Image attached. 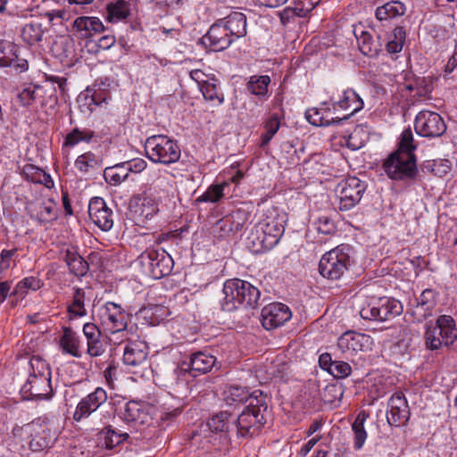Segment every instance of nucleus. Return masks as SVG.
Wrapping results in <instances>:
<instances>
[{"mask_svg": "<svg viewBox=\"0 0 457 457\" xmlns=\"http://www.w3.org/2000/svg\"><path fill=\"white\" fill-rule=\"evenodd\" d=\"M30 373L21 387L23 397L32 400H49L54 395L51 386V370L48 364L38 356L29 361Z\"/></svg>", "mask_w": 457, "mask_h": 457, "instance_id": "nucleus-1", "label": "nucleus"}, {"mask_svg": "<svg viewBox=\"0 0 457 457\" xmlns=\"http://www.w3.org/2000/svg\"><path fill=\"white\" fill-rule=\"evenodd\" d=\"M221 309L232 312L240 306L255 308L258 305L261 293L251 283L238 278L228 279L223 286Z\"/></svg>", "mask_w": 457, "mask_h": 457, "instance_id": "nucleus-2", "label": "nucleus"}, {"mask_svg": "<svg viewBox=\"0 0 457 457\" xmlns=\"http://www.w3.org/2000/svg\"><path fill=\"white\" fill-rule=\"evenodd\" d=\"M146 157L154 163L170 165L177 162L181 156L178 142L166 135H154L145 142Z\"/></svg>", "mask_w": 457, "mask_h": 457, "instance_id": "nucleus-3", "label": "nucleus"}, {"mask_svg": "<svg viewBox=\"0 0 457 457\" xmlns=\"http://www.w3.org/2000/svg\"><path fill=\"white\" fill-rule=\"evenodd\" d=\"M283 225L275 218L260 221L252 230L248 240L253 252L259 253L273 248L284 233Z\"/></svg>", "mask_w": 457, "mask_h": 457, "instance_id": "nucleus-4", "label": "nucleus"}, {"mask_svg": "<svg viewBox=\"0 0 457 457\" xmlns=\"http://www.w3.org/2000/svg\"><path fill=\"white\" fill-rule=\"evenodd\" d=\"M98 314L101 325L112 336V340L120 339V342L128 340L127 328L129 317L120 305L107 302L99 308Z\"/></svg>", "mask_w": 457, "mask_h": 457, "instance_id": "nucleus-5", "label": "nucleus"}, {"mask_svg": "<svg viewBox=\"0 0 457 457\" xmlns=\"http://www.w3.org/2000/svg\"><path fill=\"white\" fill-rule=\"evenodd\" d=\"M352 248L340 245L322 255L319 263L320 275L328 279H339L348 270L351 262Z\"/></svg>", "mask_w": 457, "mask_h": 457, "instance_id": "nucleus-6", "label": "nucleus"}, {"mask_svg": "<svg viewBox=\"0 0 457 457\" xmlns=\"http://www.w3.org/2000/svg\"><path fill=\"white\" fill-rule=\"evenodd\" d=\"M456 338L455 322L449 315H440L435 325L427 327L424 336L426 347L429 350H437L442 345H450Z\"/></svg>", "mask_w": 457, "mask_h": 457, "instance_id": "nucleus-7", "label": "nucleus"}, {"mask_svg": "<svg viewBox=\"0 0 457 457\" xmlns=\"http://www.w3.org/2000/svg\"><path fill=\"white\" fill-rule=\"evenodd\" d=\"M138 261L144 273L154 279L169 275L174 264L171 256L162 248L145 250L139 255Z\"/></svg>", "mask_w": 457, "mask_h": 457, "instance_id": "nucleus-8", "label": "nucleus"}, {"mask_svg": "<svg viewBox=\"0 0 457 457\" xmlns=\"http://www.w3.org/2000/svg\"><path fill=\"white\" fill-rule=\"evenodd\" d=\"M402 312L403 306L398 300L381 297L364 304L360 310V316L368 320L385 321L400 315Z\"/></svg>", "mask_w": 457, "mask_h": 457, "instance_id": "nucleus-9", "label": "nucleus"}, {"mask_svg": "<svg viewBox=\"0 0 457 457\" xmlns=\"http://www.w3.org/2000/svg\"><path fill=\"white\" fill-rule=\"evenodd\" d=\"M383 168L395 180L412 179L418 172L414 154L393 153L384 162Z\"/></svg>", "mask_w": 457, "mask_h": 457, "instance_id": "nucleus-10", "label": "nucleus"}, {"mask_svg": "<svg viewBox=\"0 0 457 457\" xmlns=\"http://www.w3.org/2000/svg\"><path fill=\"white\" fill-rule=\"evenodd\" d=\"M366 190L365 182L356 177H349L338 183L336 192L339 199V210L349 211L360 203Z\"/></svg>", "mask_w": 457, "mask_h": 457, "instance_id": "nucleus-11", "label": "nucleus"}, {"mask_svg": "<svg viewBox=\"0 0 457 457\" xmlns=\"http://www.w3.org/2000/svg\"><path fill=\"white\" fill-rule=\"evenodd\" d=\"M127 341L123 353V362L131 368V372L144 376L145 371L150 369L147 345L139 340L128 339Z\"/></svg>", "mask_w": 457, "mask_h": 457, "instance_id": "nucleus-12", "label": "nucleus"}, {"mask_svg": "<svg viewBox=\"0 0 457 457\" xmlns=\"http://www.w3.org/2000/svg\"><path fill=\"white\" fill-rule=\"evenodd\" d=\"M414 129L421 137H438L446 131V124L437 112L423 110L415 118Z\"/></svg>", "mask_w": 457, "mask_h": 457, "instance_id": "nucleus-13", "label": "nucleus"}, {"mask_svg": "<svg viewBox=\"0 0 457 457\" xmlns=\"http://www.w3.org/2000/svg\"><path fill=\"white\" fill-rule=\"evenodd\" d=\"M107 398L106 391L102 387H96L79 402L73 413V420L79 422L88 418L107 401Z\"/></svg>", "mask_w": 457, "mask_h": 457, "instance_id": "nucleus-14", "label": "nucleus"}, {"mask_svg": "<svg viewBox=\"0 0 457 457\" xmlns=\"http://www.w3.org/2000/svg\"><path fill=\"white\" fill-rule=\"evenodd\" d=\"M291 316V312L286 304L272 303L262 308L261 321L265 329L271 330L285 324Z\"/></svg>", "mask_w": 457, "mask_h": 457, "instance_id": "nucleus-15", "label": "nucleus"}, {"mask_svg": "<svg viewBox=\"0 0 457 457\" xmlns=\"http://www.w3.org/2000/svg\"><path fill=\"white\" fill-rule=\"evenodd\" d=\"M201 42L210 51L219 52L227 49L233 40L219 20L211 26L208 32L202 37Z\"/></svg>", "mask_w": 457, "mask_h": 457, "instance_id": "nucleus-16", "label": "nucleus"}, {"mask_svg": "<svg viewBox=\"0 0 457 457\" xmlns=\"http://www.w3.org/2000/svg\"><path fill=\"white\" fill-rule=\"evenodd\" d=\"M234 422L238 436H252L257 433L265 423V417L261 415L260 409H257L254 412V411H251V409L245 408L238 415L237 421L234 420Z\"/></svg>", "mask_w": 457, "mask_h": 457, "instance_id": "nucleus-17", "label": "nucleus"}, {"mask_svg": "<svg viewBox=\"0 0 457 457\" xmlns=\"http://www.w3.org/2000/svg\"><path fill=\"white\" fill-rule=\"evenodd\" d=\"M88 215L90 220L104 231L110 230L113 226L112 211L107 207L101 197H94L90 200Z\"/></svg>", "mask_w": 457, "mask_h": 457, "instance_id": "nucleus-18", "label": "nucleus"}, {"mask_svg": "<svg viewBox=\"0 0 457 457\" xmlns=\"http://www.w3.org/2000/svg\"><path fill=\"white\" fill-rule=\"evenodd\" d=\"M28 213L39 222H51L57 219L56 204L52 199L37 198L28 203Z\"/></svg>", "mask_w": 457, "mask_h": 457, "instance_id": "nucleus-19", "label": "nucleus"}, {"mask_svg": "<svg viewBox=\"0 0 457 457\" xmlns=\"http://www.w3.org/2000/svg\"><path fill=\"white\" fill-rule=\"evenodd\" d=\"M370 342V337L352 331L345 332L337 340L338 350L346 355L353 356L357 352L363 351Z\"/></svg>", "mask_w": 457, "mask_h": 457, "instance_id": "nucleus-20", "label": "nucleus"}, {"mask_svg": "<svg viewBox=\"0 0 457 457\" xmlns=\"http://www.w3.org/2000/svg\"><path fill=\"white\" fill-rule=\"evenodd\" d=\"M73 29L78 37L91 38L103 33L105 28L97 17L79 16L73 21Z\"/></svg>", "mask_w": 457, "mask_h": 457, "instance_id": "nucleus-21", "label": "nucleus"}, {"mask_svg": "<svg viewBox=\"0 0 457 457\" xmlns=\"http://www.w3.org/2000/svg\"><path fill=\"white\" fill-rule=\"evenodd\" d=\"M246 220L245 212L237 210L220 220L215 225V229L219 232L220 237H228L241 230Z\"/></svg>", "mask_w": 457, "mask_h": 457, "instance_id": "nucleus-22", "label": "nucleus"}, {"mask_svg": "<svg viewBox=\"0 0 457 457\" xmlns=\"http://www.w3.org/2000/svg\"><path fill=\"white\" fill-rule=\"evenodd\" d=\"M337 107L347 112L346 114L340 118L341 120H347L363 108V101L354 90L347 89L344 91L340 100L333 102L334 110Z\"/></svg>", "mask_w": 457, "mask_h": 457, "instance_id": "nucleus-23", "label": "nucleus"}, {"mask_svg": "<svg viewBox=\"0 0 457 457\" xmlns=\"http://www.w3.org/2000/svg\"><path fill=\"white\" fill-rule=\"evenodd\" d=\"M83 334L87 339V353L91 357L101 356L105 349L101 340V330L96 325L87 322L83 326Z\"/></svg>", "mask_w": 457, "mask_h": 457, "instance_id": "nucleus-24", "label": "nucleus"}, {"mask_svg": "<svg viewBox=\"0 0 457 457\" xmlns=\"http://www.w3.org/2000/svg\"><path fill=\"white\" fill-rule=\"evenodd\" d=\"M234 41L246 35V17L239 12H233L226 18L220 20Z\"/></svg>", "mask_w": 457, "mask_h": 457, "instance_id": "nucleus-25", "label": "nucleus"}, {"mask_svg": "<svg viewBox=\"0 0 457 457\" xmlns=\"http://www.w3.org/2000/svg\"><path fill=\"white\" fill-rule=\"evenodd\" d=\"M215 362L216 358L213 355L204 352H197L190 356L187 368H185L184 370H189L193 376L195 377L198 374H204L211 371Z\"/></svg>", "mask_w": 457, "mask_h": 457, "instance_id": "nucleus-26", "label": "nucleus"}, {"mask_svg": "<svg viewBox=\"0 0 457 457\" xmlns=\"http://www.w3.org/2000/svg\"><path fill=\"white\" fill-rule=\"evenodd\" d=\"M79 109L83 112H92L96 106L106 101L104 94L101 90H96L87 87L78 96Z\"/></svg>", "mask_w": 457, "mask_h": 457, "instance_id": "nucleus-27", "label": "nucleus"}, {"mask_svg": "<svg viewBox=\"0 0 457 457\" xmlns=\"http://www.w3.org/2000/svg\"><path fill=\"white\" fill-rule=\"evenodd\" d=\"M305 118L313 126H329L341 120L340 117L331 115L329 107L308 109Z\"/></svg>", "mask_w": 457, "mask_h": 457, "instance_id": "nucleus-28", "label": "nucleus"}, {"mask_svg": "<svg viewBox=\"0 0 457 457\" xmlns=\"http://www.w3.org/2000/svg\"><path fill=\"white\" fill-rule=\"evenodd\" d=\"M130 207L135 213L146 220L152 219L158 212V205L150 197L137 195L131 199Z\"/></svg>", "mask_w": 457, "mask_h": 457, "instance_id": "nucleus-29", "label": "nucleus"}, {"mask_svg": "<svg viewBox=\"0 0 457 457\" xmlns=\"http://www.w3.org/2000/svg\"><path fill=\"white\" fill-rule=\"evenodd\" d=\"M123 419L127 423L141 425L147 423L150 417L143 404L130 401L125 406Z\"/></svg>", "mask_w": 457, "mask_h": 457, "instance_id": "nucleus-30", "label": "nucleus"}, {"mask_svg": "<svg viewBox=\"0 0 457 457\" xmlns=\"http://www.w3.org/2000/svg\"><path fill=\"white\" fill-rule=\"evenodd\" d=\"M60 347L64 353L77 358L81 356L79 337L71 328H63L62 335L60 338Z\"/></svg>", "mask_w": 457, "mask_h": 457, "instance_id": "nucleus-31", "label": "nucleus"}, {"mask_svg": "<svg viewBox=\"0 0 457 457\" xmlns=\"http://www.w3.org/2000/svg\"><path fill=\"white\" fill-rule=\"evenodd\" d=\"M62 258L72 274L77 277L87 274L88 263L75 250L67 249Z\"/></svg>", "mask_w": 457, "mask_h": 457, "instance_id": "nucleus-32", "label": "nucleus"}, {"mask_svg": "<svg viewBox=\"0 0 457 457\" xmlns=\"http://www.w3.org/2000/svg\"><path fill=\"white\" fill-rule=\"evenodd\" d=\"M406 7L400 1H390L376 9V18L378 21H389L405 13Z\"/></svg>", "mask_w": 457, "mask_h": 457, "instance_id": "nucleus-33", "label": "nucleus"}, {"mask_svg": "<svg viewBox=\"0 0 457 457\" xmlns=\"http://www.w3.org/2000/svg\"><path fill=\"white\" fill-rule=\"evenodd\" d=\"M357 41L361 53L368 57H376L381 51L379 41L375 40L368 31H361Z\"/></svg>", "mask_w": 457, "mask_h": 457, "instance_id": "nucleus-34", "label": "nucleus"}, {"mask_svg": "<svg viewBox=\"0 0 457 457\" xmlns=\"http://www.w3.org/2000/svg\"><path fill=\"white\" fill-rule=\"evenodd\" d=\"M368 417L369 413L365 411H361L352 424V430L354 434L353 446L356 450L361 449L367 439L368 435L364 428V423Z\"/></svg>", "mask_w": 457, "mask_h": 457, "instance_id": "nucleus-35", "label": "nucleus"}, {"mask_svg": "<svg viewBox=\"0 0 457 457\" xmlns=\"http://www.w3.org/2000/svg\"><path fill=\"white\" fill-rule=\"evenodd\" d=\"M452 169V163L449 160L446 159H438V160H428L425 161L421 166L420 170L424 173H432L435 176L443 178L446 174L450 172Z\"/></svg>", "mask_w": 457, "mask_h": 457, "instance_id": "nucleus-36", "label": "nucleus"}, {"mask_svg": "<svg viewBox=\"0 0 457 457\" xmlns=\"http://www.w3.org/2000/svg\"><path fill=\"white\" fill-rule=\"evenodd\" d=\"M75 166L83 173L96 171L102 169V160L95 154L87 152L77 158Z\"/></svg>", "mask_w": 457, "mask_h": 457, "instance_id": "nucleus-37", "label": "nucleus"}, {"mask_svg": "<svg viewBox=\"0 0 457 457\" xmlns=\"http://www.w3.org/2000/svg\"><path fill=\"white\" fill-rule=\"evenodd\" d=\"M107 20L109 21H118L125 20L129 15V3L125 0H117L111 2L106 6Z\"/></svg>", "mask_w": 457, "mask_h": 457, "instance_id": "nucleus-38", "label": "nucleus"}, {"mask_svg": "<svg viewBox=\"0 0 457 457\" xmlns=\"http://www.w3.org/2000/svg\"><path fill=\"white\" fill-rule=\"evenodd\" d=\"M102 445L108 449H112L129 437L128 433H118L111 427L104 428L99 434Z\"/></svg>", "mask_w": 457, "mask_h": 457, "instance_id": "nucleus-39", "label": "nucleus"}, {"mask_svg": "<svg viewBox=\"0 0 457 457\" xmlns=\"http://www.w3.org/2000/svg\"><path fill=\"white\" fill-rule=\"evenodd\" d=\"M85 292L82 288H74L72 302L68 305V312L71 317H83L87 315L85 308Z\"/></svg>", "mask_w": 457, "mask_h": 457, "instance_id": "nucleus-40", "label": "nucleus"}, {"mask_svg": "<svg viewBox=\"0 0 457 457\" xmlns=\"http://www.w3.org/2000/svg\"><path fill=\"white\" fill-rule=\"evenodd\" d=\"M224 401L228 405H234L247 402L250 396L245 387L239 386H230L223 393Z\"/></svg>", "mask_w": 457, "mask_h": 457, "instance_id": "nucleus-41", "label": "nucleus"}, {"mask_svg": "<svg viewBox=\"0 0 457 457\" xmlns=\"http://www.w3.org/2000/svg\"><path fill=\"white\" fill-rule=\"evenodd\" d=\"M18 47L7 40H0V66L8 67L17 61Z\"/></svg>", "mask_w": 457, "mask_h": 457, "instance_id": "nucleus-42", "label": "nucleus"}, {"mask_svg": "<svg viewBox=\"0 0 457 457\" xmlns=\"http://www.w3.org/2000/svg\"><path fill=\"white\" fill-rule=\"evenodd\" d=\"M44 35L42 25L38 22L25 24L21 29V37L29 45H34L41 41Z\"/></svg>", "mask_w": 457, "mask_h": 457, "instance_id": "nucleus-43", "label": "nucleus"}, {"mask_svg": "<svg viewBox=\"0 0 457 457\" xmlns=\"http://www.w3.org/2000/svg\"><path fill=\"white\" fill-rule=\"evenodd\" d=\"M406 38V32L403 27H396L386 45V51L389 54H397L403 50Z\"/></svg>", "mask_w": 457, "mask_h": 457, "instance_id": "nucleus-44", "label": "nucleus"}, {"mask_svg": "<svg viewBox=\"0 0 457 457\" xmlns=\"http://www.w3.org/2000/svg\"><path fill=\"white\" fill-rule=\"evenodd\" d=\"M231 414L228 411H220L216 415L212 416L207 425L212 431L215 432H225L228 431L230 428V421Z\"/></svg>", "mask_w": 457, "mask_h": 457, "instance_id": "nucleus-45", "label": "nucleus"}, {"mask_svg": "<svg viewBox=\"0 0 457 457\" xmlns=\"http://www.w3.org/2000/svg\"><path fill=\"white\" fill-rule=\"evenodd\" d=\"M436 305V294L431 289H425L420 297L417 299V309H420L423 312L420 313L422 317L430 314V312Z\"/></svg>", "mask_w": 457, "mask_h": 457, "instance_id": "nucleus-46", "label": "nucleus"}, {"mask_svg": "<svg viewBox=\"0 0 457 457\" xmlns=\"http://www.w3.org/2000/svg\"><path fill=\"white\" fill-rule=\"evenodd\" d=\"M129 176V171L122 165L108 167L104 171V177L107 183L118 185L124 181Z\"/></svg>", "mask_w": 457, "mask_h": 457, "instance_id": "nucleus-47", "label": "nucleus"}, {"mask_svg": "<svg viewBox=\"0 0 457 457\" xmlns=\"http://www.w3.org/2000/svg\"><path fill=\"white\" fill-rule=\"evenodd\" d=\"M270 83V79L267 75L252 76L247 87L252 94L256 96H265L268 92V86Z\"/></svg>", "mask_w": 457, "mask_h": 457, "instance_id": "nucleus-48", "label": "nucleus"}, {"mask_svg": "<svg viewBox=\"0 0 457 457\" xmlns=\"http://www.w3.org/2000/svg\"><path fill=\"white\" fill-rule=\"evenodd\" d=\"M228 186V184L227 182L212 185L201 196L198 197L197 201L216 203L224 196L223 190Z\"/></svg>", "mask_w": 457, "mask_h": 457, "instance_id": "nucleus-49", "label": "nucleus"}, {"mask_svg": "<svg viewBox=\"0 0 457 457\" xmlns=\"http://www.w3.org/2000/svg\"><path fill=\"white\" fill-rule=\"evenodd\" d=\"M410 417L409 408H389L386 413L387 422L391 426H401L405 424Z\"/></svg>", "mask_w": 457, "mask_h": 457, "instance_id": "nucleus-50", "label": "nucleus"}, {"mask_svg": "<svg viewBox=\"0 0 457 457\" xmlns=\"http://www.w3.org/2000/svg\"><path fill=\"white\" fill-rule=\"evenodd\" d=\"M280 126V121L278 114H272L265 122L264 128L266 132L262 136L261 146L269 144L273 136L278 132Z\"/></svg>", "mask_w": 457, "mask_h": 457, "instance_id": "nucleus-51", "label": "nucleus"}, {"mask_svg": "<svg viewBox=\"0 0 457 457\" xmlns=\"http://www.w3.org/2000/svg\"><path fill=\"white\" fill-rule=\"evenodd\" d=\"M247 402H249V403L245 408L251 409V411H257V409H260L261 415L265 417V412L267 411V403L265 401V396L260 390H255L250 394Z\"/></svg>", "mask_w": 457, "mask_h": 457, "instance_id": "nucleus-52", "label": "nucleus"}, {"mask_svg": "<svg viewBox=\"0 0 457 457\" xmlns=\"http://www.w3.org/2000/svg\"><path fill=\"white\" fill-rule=\"evenodd\" d=\"M364 131L361 128H355L354 130L348 136L344 137V145L351 150H358L364 145L365 140L361 138Z\"/></svg>", "mask_w": 457, "mask_h": 457, "instance_id": "nucleus-53", "label": "nucleus"}, {"mask_svg": "<svg viewBox=\"0 0 457 457\" xmlns=\"http://www.w3.org/2000/svg\"><path fill=\"white\" fill-rule=\"evenodd\" d=\"M416 146L413 145V135L410 129L403 131L398 149L395 153L413 154Z\"/></svg>", "mask_w": 457, "mask_h": 457, "instance_id": "nucleus-54", "label": "nucleus"}, {"mask_svg": "<svg viewBox=\"0 0 457 457\" xmlns=\"http://www.w3.org/2000/svg\"><path fill=\"white\" fill-rule=\"evenodd\" d=\"M313 225L319 233L324 235H330L336 230L335 222L327 215L319 216L314 220Z\"/></svg>", "mask_w": 457, "mask_h": 457, "instance_id": "nucleus-55", "label": "nucleus"}, {"mask_svg": "<svg viewBox=\"0 0 457 457\" xmlns=\"http://www.w3.org/2000/svg\"><path fill=\"white\" fill-rule=\"evenodd\" d=\"M41 87L36 85H29L25 87L19 95L18 98L23 106H29L34 103L37 96L38 91Z\"/></svg>", "mask_w": 457, "mask_h": 457, "instance_id": "nucleus-56", "label": "nucleus"}, {"mask_svg": "<svg viewBox=\"0 0 457 457\" xmlns=\"http://www.w3.org/2000/svg\"><path fill=\"white\" fill-rule=\"evenodd\" d=\"M202 93L204 97L208 101L218 100V104H221L224 101V97L222 94H219L217 90V87L214 83L205 82L202 86Z\"/></svg>", "mask_w": 457, "mask_h": 457, "instance_id": "nucleus-57", "label": "nucleus"}, {"mask_svg": "<svg viewBox=\"0 0 457 457\" xmlns=\"http://www.w3.org/2000/svg\"><path fill=\"white\" fill-rule=\"evenodd\" d=\"M352 372L351 366L343 361H335L332 367L329 368V373L337 378H345Z\"/></svg>", "mask_w": 457, "mask_h": 457, "instance_id": "nucleus-58", "label": "nucleus"}, {"mask_svg": "<svg viewBox=\"0 0 457 457\" xmlns=\"http://www.w3.org/2000/svg\"><path fill=\"white\" fill-rule=\"evenodd\" d=\"M321 0H293L300 17H305Z\"/></svg>", "mask_w": 457, "mask_h": 457, "instance_id": "nucleus-59", "label": "nucleus"}, {"mask_svg": "<svg viewBox=\"0 0 457 457\" xmlns=\"http://www.w3.org/2000/svg\"><path fill=\"white\" fill-rule=\"evenodd\" d=\"M43 170L30 163L25 164L22 168V176L25 179L37 183L40 180V174Z\"/></svg>", "mask_w": 457, "mask_h": 457, "instance_id": "nucleus-60", "label": "nucleus"}, {"mask_svg": "<svg viewBox=\"0 0 457 457\" xmlns=\"http://www.w3.org/2000/svg\"><path fill=\"white\" fill-rule=\"evenodd\" d=\"M278 16L282 25L287 26L291 22H294L296 17H300V14L298 13L296 7L294 5L286 7L278 12Z\"/></svg>", "mask_w": 457, "mask_h": 457, "instance_id": "nucleus-61", "label": "nucleus"}, {"mask_svg": "<svg viewBox=\"0 0 457 457\" xmlns=\"http://www.w3.org/2000/svg\"><path fill=\"white\" fill-rule=\"evenodd\" d=\"M388 408H409L404 395L402 392L395 393L388 401Z\"/></svg>", "mask_w": 457, "mask_h": 457, "instance_id": "nucleus-62", "label": "nucleus"}, {"mask_svg": "<svg viewBox=\"0 0 457 457\" xmlns=\"http://www.w3.org/2000/svg\"><path fill=\"white\" fill-rule=\"evenodd\" d=\"M42 282L39 278L36 277H29L22 279L21 282L17 285V289H32V290H37L42 287Z\"/></svg>", "mask_w": 457, "mask_h": 457, "instance_id": "nucleus-63", "label": "nucleus"}, {"mask_svg": "<svg viewBox=\"0 0 457 457\" xmlns=\"http://www.w3.org/2000/svg\"><path fill=\"white\" fill-rule=\"evenodd\" d=\"M17 253V249L5 250L4 249L0 253V273L10 268L11 259Z\"/></svg>", "mask_w": 457, "mask_h": 457, "instance_id": "nucleus-64", "label": "nucleus"}]
</instances>
